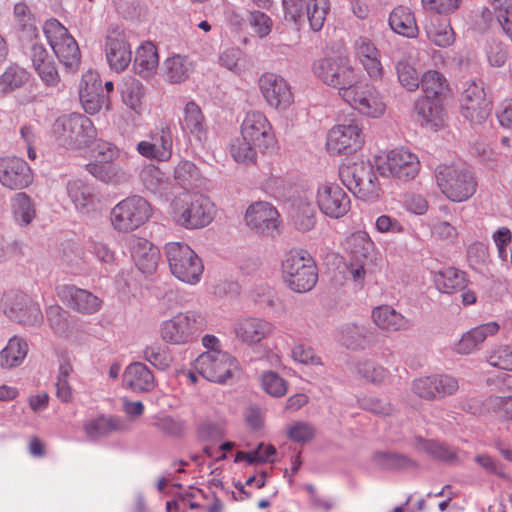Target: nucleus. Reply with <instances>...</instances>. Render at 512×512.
I'll list each match as a JSON object with an SVG mask.
<instances>
[{
    "instance_id": "obj_1",
    "label": "nucleus",
    "mask_w": 512,
    "mask_h": 512,
    "mask_svg": "<svg viewBox=\"0 0 512 512\" xmlns=\"http://www.w3.org/2000/svg\"><path fill=\"white\" fill-rule=\"evenodd\" d=\"M168 213L178 226L193 230L208 226L215 217L216 208L209 198L185 191L171 200Z\"/></svg>"
},
{
    "instance_id": "obj_2",
    "label": "nucleus",
    "mask_w": 512,
    "mask_h": 512,
    "mask_svg": "<svg viewBox=\"0 0 512 512\" xmlns=\"http://www.w3.org/2000/svg\"><path fill=\"white\" fill-rule=\"evenodd\" d=\"M374 162L380 176L397 184L413 181L421 171L418 155L407 147L384 150L375 157Z\"/></svg>"
},
{
    "instance_id": "obj_3",
    "label": "nucleus",
    "mask_w": 512,
    "mask_h": 512,
    "mask_svg": "<svg viewBox=\"0 0 512 512\" xmlns=\"http://www.w3.org/2000/svg\"><path fill=\"white\" fill-rule=\"evenodd\" d=\"M435 180L441 193L450 201L460 203L470 199L477 190L474 173L464 164H440Z\"/></svg>"
},
{
    "instance_id": "obj_4",
    "label": "nucleus",
    "mask_w": 512,
    "mask_h": 512,
    "mask_svg": "<svg viewBox=\"0 0 512 512\" xmlns=\"http://www.w3.org/2000/svg\"><path fill=\"white\" fill-rule=\"evenodd\" d=\"M282 277L297 293L310 291L317 283V267L310 254L302 249L289 251L282 261Z\"/></svg>"
},
{
    "instance_id": "obj_5",
    "label": "nucleus",
    "mask_w": 512,
    "mask_h": 512,
    "mask_svg": "<svg viewBox=\"0 0 512 512\" xmlns=\"http://www.w3.org/2000/svg\"><path fill=\"white\" fill-rule=\"evenodd\" d=\"M312 72L323 83L336 88L341 98L344 91L352 89L360 80V74L346 56L318 59L312 64Z\"/></svg>"
},
{
    "instance_id": "obj_6",
    "label": "nucleus",
    "mask_w": 512,
    "mask_h": 512,
    "mask_svg": "<svg viewBox=\"0 0 512 512\" xmlns=\"http://www.w3.org/2000/svg\"><path fill=\"white\" fill-rule=\"evenodd\" d=\"M153 215L152 204L143 196L134 194L119 201L110 212L113 229L130 233L144 226Z\"/></svg>"
},
{
    "instance_id": "obj_7",
    "label": "nucleus",
    "mask_w": 512,
    "mask_h": 512,
    "mask_svg": "<svg viewBox=\"0 0 512 512\" xmlns=\"http://www.w3.org/2000/svg\"><path fill=\"white\" fill-rule=\"evenodd\" d=\"M206 328L205 317L196 311L179 312L159 325V337L170 345H186Z\"/></svg>"
},
{
    "instance_id": "obj_8",
    "label": "nucleus",
    "mask_w": 512,
    "mask_h": 512,
    "mask_svg": "<svg viewBox=\"0 0 512 512\" xmlns=\"http://www.w3.org/2000/svg\"><path fill=\"white\" fill-rule=\"evenodd\" d=\"M164 253L169 269L174 277L189 285L201 281L204 265L198 254L186 243L168 242Z\"/></svg>"
},
{
    "instance_id": "obj_9",
    "label": "nucleus",
    "mask_w": 512,
    "mask_h": 512,
    "mask_svg": "<svg viewBox=\"0 0 512 512\" xmlns=\"http://www.w3.org/2000/svg\"><path fill=\"white\" fill-rule=\"evenodd\" d=\"M53 132L60 145L73 150L88 146L96 137L92 121L79 113L58 117L53 124Z\"/></svg>"
},
{
    "instance_id": "obj_10",
    "label": "nucleus",
    "mask_w": 512,
    "mask_h": 512,
    "mask_svg": "<svg viewBox=\"0 0 512 512\" xmlns=\"http://www.w3.org/2000/svg\"><path fill=\"white\" fill-rule=\"evenodd\" d=\"M342 183L356 197L364 201H374L379 197L380 187L370 162L359 159L344 164L339 169Z\"/></svg>"
},
{
    "instance_id": "obj_11",
    "label": "nucleus",
    "mask_w": 512,
    "mask_h": 512,
    "mask_svg": "<svg viewBox=\"0 0 512 512\" xmlns=\"http://www.w3.org/2000/svg\"><path fill=\"white\" fill-rule=\"evenodd\" d=\"M93 152L96 160L87 164V171L96 179L113 185L126 183L130 176L127 171L113 163L120 155V150L116 145L111 142L98 140L94 147Z\"/></svg>"
},
{
    "instance_id": "obj_12",
    "label": "nucleus",
    "mask_w": 512,
    "mask_h": 512,
    "mask_svg": "<svg viewBox=\"0 0 512 512\" xmlns=\"http://www.w3.org/2000/svg\"><path fill=\"white\" fill-rule=\"evenodd\" d=\"M43 33L59 62L69 70H76L80 64V50L68 29L51 18L44 22Z\"/></svg>"
},
{
    "instance_id": "obj_13",
    "label": "nucleus",
    "mask_w": 512,
    "mask_h": 512,
    "mask_svg": "<svg viewBox=\"0 0 512 512\" xmlns=\"http://www.w3.org/2000/svg\"><path fill=\"white\" fill-rule=\"evenodd\" d=\"M193 366L204 379L217 384L228 383L241 369L239 360L227 351L202 353Z\"/></svg>"
},
{
    "instance_id": "obj_14",
    "label": "nucleus",
    "mask_w": 512,
    "mask_h": 512,
    "mask_svg": "<svg viewBox=\"0 0 512 512\" xmlns=\"http://www.w3.org/2000/svg\"><path fill=\"white\" fill-rule=\"evenodd\" d=\"M1 308L9 319L23 326H38L43 321L39 303L19 290L5 292L1 299Z\"/></svg>"
},
{
    "instance_id": "obj_15",
    "label": "nucleus",
    "mask_w": 512,
    "mask_h": 512,
    "mask_svg": "<svg viewBox=\"0 0 512 512\" xmlns=\"http://www.w3.org/2000/svg\"><path fill=\"white\" fill-rule=\"evenodd\" d=\"M315 203L319 211L327 218L341 219L351 209V198L336 182L323 180L315 188Z\"/></svg>"
},
{
    "instance_id": "obj_16",
    "label": "nucleus",
    "mask_w": 512,
    "mask_h": 512,
    "mask_svg": "<svg viewBox=\"0 0 512 512\" xmlns=\"http://www.w3.org/2000/svg\"><path fill=\"white\" fill-rule=\"evenodd\" d=\"M352 109L368 118H381L386 111L382 94L368 84H355L352 89L344 91L342 98Z\"/></svg>"
},
{
    "instance_id": "obj_17",
    "label": "nucleus",
    "mask_w": 512,
    "mask_h": 512,
    "mask_svg": "<svg viewBox=\"0 0 512 512\" xmlns=\"http://www.w3.org/2000/svg\"><path fill=\"white\" fill-rule=\"evenodd\" d=\"M364 134L357 120L334 125L327 134L326 147L330 154L348 155L362 148Z\"/></svg>"
},
{
    "instance_id": "obj_18",
    "label": "nucleus",
    "mask_w": 512,
    "mask_h": 512,
    "mask_svg": "<svg viewBox=\"0 0 512 512\" xmlns=\"http://www.w3.org/2000/svg\"><path fill=\"white\" fill-rule=\"evenodd\" d=\"M258 85L267 105L278 112L287 111L294 103L291 85L281 75L264 73L260 76Z\"/></svg>"
},
{
    "instance_id": "obj_19",
    "label": "nucleus",
    "mask_w": 512,
    "mask_h": 512,
    "mask_svg": "<svg viewBox=\"0 0 512 512\" xmlns=\"http://www.w3.org/2000/svg\"><path fill=\"white\" fill-rule=\"evenodd\" d=\"M240 134L245 139L260 147V152H266L276 145L273 127L263 112L249 111L241 123Z\"/></svg>"
},
{
    "instance_id": "obj_20",
    "label": "nucleus",
    "mask_w": 512,
    "mask_h": 512,
    "mask_svg": "<svg viewBox=\"0 0 512 512\" xmlns=\"http://www.w3.org/2000/svg\"><path fill=\"white\" fill-rule=\"evenodd\" d=\"M136 150L147 159L158 162L169 161L173 155L172 129L167 124L157 126L149 133L147 139L137 144Z\"/></svg>"
},
{
    "instance_id": "obj_21",
    "label": "nucleus",
    "mask_w": 512,
    "mask_h": 512,
    "mask_svg": "<svg viewBox=\"0 0 512 512\" xmlns=\"http://www.w3.org/2000/svg\"><path fill=\"white\" fill-rule=\"evenodd\" d=\"M34 180L29 164L16 156L0 157V184L10 190H23Z\"/></svg>"
},
{
    "instance_id": "obj_22",
    "label": "nucleus",
    "mask_w": 512,
    "mask_h": 512,
    "mask_svg": "<svg viewBox=\"0 0 512 512\" xmlns=\"http://www.w3.org/2000/svg\"><path fill=\"white\" fill-rule=\"evenodd\" d=\"M275 325L261 317L246 316L233 324L235 338L246 346H255L274 334Z\"/></svg>"
},
{
    "instance_id": "obj_23",
    "label": "nucleus",
    "mask_w": 512,
    "mask_h": 512,
    "mask_svg": "<svg viewBox=\"0 0 512 512\" xmlns=\"http://www.w3.org/2000/svg\"><path fill=\"white\" fill-rule=\"evenodd\" d=\"M461 113L471 123H482L490 112L489 102L481 81H471L464 89L461 99Z\"/></svg>"
},
{
    "instance_id": "obj_24",
    "label": "nucleus",
    "mask_w": 512,
    "mask_h": 512,
    "mask_svg": "<svg viewBox=\"0 0 512 512\" xmlns=\"http://www.w3.org/2000/svg\"><path fill=\"white\" fill-rule=\"evenodd\" d=\"M245 222L250 229L258 233L273 235L279 226V213L272 204L258 201L247 208Z\"/></svg>"
},
{
    "instance_id": "obj_25",
    "label": "nucleus",
    "mask_w": 512,
    "mask_h": 512,
    "mask_svg": "<svg viewBox=\"0 0 512 512\" xmlns=\"http://www.w3.org/2000/svg\"><path fill=\"white\" fill-rule=\"evenodd\" d=\"M183 134L191 142L203 146L208 138V124L200 106L193 100L186 102L180 118Z\"/></svg>"
},
{
    "instance_id": "obj_26",
    "label": "nucleus",
    "mask_w": 512,
    "mask_h": 512,
    "mask_svg": "<svg viewBox=\"0 0 512 512\" xmlns=\"http://www.w3.org/2000/svg\"><path fill=\"white\" fill-rule=\"evenodd\" d=\"M355 57L373 81L383 79L385 71L381 62V54L375 43L366 36H359L353 44Z\"/></svg>"
},
{
    "instance_id": "obj_27",
    "label": "nucleus",
    "mask_w": 512,
    "mask_h": 512,
    "mask_svg": "<svg viewBox=\"0 0 512 512\" xmlns=\"http://www.w3.org/2000/svg\"><path fill=\"white\" fill-rule=\"evenodd\" d=\"M56 292L65 305L79 313L93 314L101 307L102 302L97 296L74 285L58 286Z\"/></svg>"
},
{
    "instance_id": "obj_28",
    "label": "nucleus",
    "mask_w": 512,
    "mask_h": 512,
    "mask_svg": "<svg viewBox=\"0 0 512 512\" xmlns=\"http://www.w3.org/2000/svg\"><path fill=\"white\" fill-rule=\"evenodd\" d=\"M128 249L139 271L144 274H152L156 271L160 251L152 242L133 235L128 240Z\"/></svg>"
},
{
    "instance_id": "obj_29",
    "label": "nucleus",
    "mask_w": 512,
    "mask_h": 512,
    "mask_svg": "<svg viewBox=\"0 0 512 512\" xmlns=\"http://www.w3.org/2000/svg\"><path fill=\"white\" fill-rule=\"evenodd\" d=\"M105 57L109 67L117 73L128 67L132 52L122 32L111 31L108 33L105 41Z\"/></svg>"
},
{
    "instance_id": "obj_30",
    "label": "nucleus",
    "mask_w": 512,
    "mask_h": 512,
    "mask_svg": "<svg viewBox=\"0 0 512 512\" xmlns=\"http://www.w3.org/2000/svg\"><path fill=\"white\" fill-rule=\"evenodd\" d=\"M500 326L497 322L491 321L465 332L461 338L453 344L452 349L459 355H470L481 348V345L489 337L499 332Z\"/></svg>"
},
{
    "instance_id": "obj_31",
    "label": "nucleus",
    "mask_w": 512,
    "mask_h": 512,
    "mask_svg": "<svg viewBox=\"0 0 512 512\" xmlns=\"http://www.w3.org/2000/svg\"><path fill=\"white\" fill-rule=\"evenodd\" d=\"M371 320L380 331L386 333L406 331L412 326L410 319L388 304L374 307L371 310Z\"/></svg>"
},
{
    "instance_id": "obj_32",
    "label": "nucleus",
    "mask_w": 512,
    "mask_h": 512,
    "mask_svg": "<svg viewBox=\"0 0 512 512\" xmlns=\"http://www.w3.org/2000/svg\"><path fill=\"white\" fill-rule=\"evenodd\" d=\"M162 76L170 84H180L189 79L195 70L194 62L186 55L173 54L162 63Z\"/></svg>"
},
{
    "instance_id": "obj_33",
    "label": "nucleus",
    "mask_w": 512,
    "mask_h": 512,
    "mask_svg": "<svg viewBox=\"0 0 512 512\" xmlns=\"http://www.w3.org/2000/svg\"><path fill=\"white\" fill-rule=\"evenodd\" d=\"M343 246L352 261H371L375 253V244L364 230H358L348 235Z\"/></svg>"
},
{
    "instance_id": "obj_34",
    "label": "nucleus",
    "mask_w": 512,
    "mask_h": 512,
    "mask_svg": "<svg viewBox=\"0 0 512 512\" xmlns=\"http://www.w3.org/2000/svg\"><path fill=\"white\" fill-rule=\"evenodd\" d=\"M123 384L134 392H148L155 386L154 375L144 363L134 362L126 367Z\"/></svg>"
},
{
    "instance_id": "obj_35",
    "label": "nucleus",
    "mask_w": 512,
    "mask_h": 512,
    "mask_svg": "<svg viewBox=\"0 0 512 512\" xmlns=\"http://www.w3.org/2000/svg\"><path fill=\"white\" fill-rule=\"evenodd\" d=\"M290 220L297 231H311L317 223V214L313 202L307 197L295 199L291 206Z\"/></svg>"
},
{
    "instance_id": "obj_36",
    "label": "nucleus",
    "mask_w": 512,
    "mask_h": 512,
    "mask_svg": "<svg viewBox=\"0 0 512 512\" xmlns=\"http://www.w3.org/2000/svg\"><path fill=\"white\" fill-rule=\"evenodd\" d=\"M372 331L364 324L346 323L339 327L338 339L349 349H365L371 344Z\"/></svg>"
},
{
    "instance_id": "obj_37",
    "label": "nucleus",
    "mask_w": 512,
    "mask_h": 512,
    "mask_svg": "<svg viewBox=\"0 0 512 512\" xmlns=\"http://www.w3.org/2000/svg\"><path fill=\"white\" fill-rule=\"evenodd\" d=\"M139 178L149 193L158 197L167 196L171 185L169 177L156 165H145L139 173Z\"/></svg>"
},
{
    "instance_id": "obj_38",
    "label": "nucleus",
    "mask_w": 512,
    "mask_h": 512,
    "mask_svg": "<svg viewBox=\"0 0 512 512\" xmlns=\"http://www.w3.org/2000/svg\"><path fill=\"white\" fill-rule=\"evenodd\" d=\"M159 56L156 46L152 42L142 43L135 52L133 69L142 78L152 77L158 68Z\"/></svg>"
},
{
    "instance_id": "obj_39",
    "label": "nucleus",
    "mask_w": 512,
    "mask_h": 512,
    "mask_svg": "<svg viewBox=\"0 0 512 512\" xmlns=\"http://www.w3.org/2000/svg\"><path fill=\"white\" fill-rule=\"evenodd\" d=\"M67 194L80 213H89L95 209L94 188L82 180H71L67 184Z\"/></svg>"
},
{
    "instance_id": "obj_40",
    "label": "nucleus",
    "mask_w": 512,
    "mask_h": 512,
    "mask_svg": "<svg viewBox=\"0 0 512 512\" xmlns=\"http://www.w3.org/2000/svg\"><path fill=\"white\" fill-rule=\"evenodd\" d=\"M391 29L406 38H416L419 29L412 10L403 5L395 7L389 15Z\"/></svg>"
},
{
    "instance_id": "obj_41",
    "label": "nucleus",
    "mask_w": 512,
    "mask_h": 512,
    "mask_svg": "<svg viewBox=\"0 0 512 512\" xmlns=\"http://www.w3.org/2000/svg\"><path fill=\"white\" fill-rule=\"evenodd\" d=\"M415 111L423 126L437 130L444 123L443 107L436 98L422 97L418 99Z\"/></svg>"
},
{
    "instance_id": "obj_42",
    "label": "nucleus",
    "mask_w": 512,
    "mask_h": 512,
    "mask_svg": "<svg viewBox=\"0 0 512 512\" xmlns=\"http://www.w3.org/2000/svg\"><path fill=\"white\" fill-rule=\"evenodd\" d=\"M28 353V344L25 339L13 336L0 351V368L12 369L20 366Z\"/></svg>"
},
{
    "instance_id": "obj_43",
    "label": "nucleus",
    "mask_w": 512,
    "mask_h": 512,
    "mask_svg": "<svg viewBox=\"0 0 512 512\" xmlns=\"http://www.w3.org/2000/svg\"><path fill=\"white\" fill-rule=\"evenodd\" d=\"M426 36L430 42L438 47H449L455 41V34L447 19L432 18L425 25Z\"/></svg>"
},
{
    "instance_id": "obj_44",
    "label": "nucleus",
    "mask_w": 512,
    "mask_h": 512,
    "mask_svg": "<svg viewBox=\"0 0 512 512\" xmlns=\"http://www.w3.org/2000/svg\"><path fill=\"white\" fill-rule=\"evenodd\" d=\"M30 79V73L17 63H11L0 74V92L10 94L24 87Z\"/></svg>"
},
{
    "instance_id": "obj_45",
    "label": "nucleus",
    "mask_w": 512,
    "mask_h": 512,
    "mask_svg": "<svg viewBox=\"0 0 512 512\" xmlns=\"http://www.w3.org/2000/svg\"><path fill=\"white\" fill-rule=\"evenodd\" d=\"M15 221L21 226L29 225L36 216V208L31 197L25 192H17L10 199Z\"/></svg>"
},
{
    "instance_id": "obj_46",
    "label": "nucleus",
    "mask_w": 512,
    "mask_h": 512,
    "mask_svg": "<svg viewBox=\"0 0 512 512\" xmlns=\"http://www.w3.org/2000/svg\"><path fill=\"white\" fill-rule=\"evenodd\" d=\"M434 283L440 292L451 294L465 287L466 278L464 272L447 267L434 274Z\"/></svg>"
},
{
    "instance_id": "obj_47",
    "label": "nucleus",
    "mask_w": 512,
    "mask_h": 512,
    "mask_svg": "<svg viewBox=\"0 0 512 512\" xmlns=\"http://www.w3.org/2000/svg\"><path fill=\"white\" fill-rule=\"evenodd\" d=\"M420 86L424 97L438 98L449 90V83L446 77L439 71L429 69L425 71L420 79Z\"/></svg>"
},
{
    "instance_id": "obj_48",
    "label": "nucleus",
    "mask_w": 512,
    "mask_h": 512,
    "mask_svg": "<svg viewBox=\"0 0 512 512\" xmlns=\"http://www.w3.org/2000/svg\"><path fill=\"white\" fill-rule=\"evenodd\" d=\"M120 92L122 101L128 108L136 112L141 109L145 89L138 79L125 77L120 85Z\"/></svg>"
},
{
    "instance_id": "obj_49",
    "label": "nucleus",
    "mask_w": 512,
    "mask_h": 512,
    "mask_svg": "<svg viewBox=\"0 0 512 512\" xmlns=\"http://www.w3.org/2000/svg\"><path fill=\"white\" fill-rule=\"evenodd\" d=\"M14 17L21 28L22 40L32 41L38 38L35 18L26 3L19 2L14 6Z\"/></svg>"
},
{
    "instance_id": "obj_50",
    "label": "nucleus",
    "mask_w": 512,
    "mask_h": 512,
    "mask_svg": "<svg viewBox=\"0 0 512 512\" xmlns=\"http://www.w3.org/2000/svg\"><path fill=\"white\" fill-rule=\"evenodd\" d=\"M329 9L328 0H307L305 2V17L313 31L317 32L322 29Z\"/></svg>"
},
{
    "instance_id": "obj_51",
    "label": "nucleus",
    "mask_w": 512,
    "mask_h": 512,
    "mask_svg": "<svg viewBox=\"0 0 512 512\" xmlns=\"http://www.w3.org/2000/svg\"><path fill=\"white\" fill-rule=\"evenodd\" d=\"M123 425L117 417H98L85 423L84 429L90 438H98L112 431L122 429Z\"/></svg>"
},
{
    "instance_id": "obj_52",
    "label": "nucleus",
    "mask_w": 512,
    "mask_h": 512,
    "mask_svg": "<svg viewBox=\"0 0 512 512\" xmlns=\"http://www.w3.org/2000/svg\"><path fill=\"white\" fill-rule=\"evenodd\" d=\"M72 372L73 367L69 361L64 360L59 364L55 387L56 396L62 402L68 403L73 400V390L70 385Z\"/></svg>"
},
{
    "instance_id": "obj_53",
    "label": "nucleus",
    "mask_w": 512,
    "mask_h": 512,
    "mask_svg": "<svg viewBox=\"0 0 512 512\" xmlns=\"http://www.w3.org/2000/svg\"><path fill=\"white\" fill-rule=\"evenodd\" d=\"M258 151H260V147L254 145L251 140L245 139V136L241 134L232 142L230 147L231 156L239 163H254Z\"/></svg>"
},
{
    "instance_id": "obj_54",
    "label": "nucleus",
    "mask_w": 512,
    "mask_h": 512,
    "mask_svg": "<svg viewBox=\"0 0 512 512\" xmlns=\"http://www.w3.org/2000/svg\"><path fill=\"white\" fill-rule=\"evenodd\" d=\"M143 354L146 361L162 371L169 369L173 362L171 350L158 343L147 346L144 349Z\"/></svg>"
},
{
    "instance_id": "obj_55",
    "label": "nucleus",
    "mask_w": 512,
    "mask_h": 512,
    "mask_svg": "<svg viewBox=\"0 0 512 512\" xmlns=\"http://www.w3.org/2000/svg\"><path fill=\"white\" fill-rule=\"evenodd\" d=\"M174 179L184 189L192 188L200 178L198 168L188 160H181L174 168Z\"/></svg>"
},
{
    "instance_id": "obj_56",
    "label": "nucleus",
    "mask_w": 512,
    "mask_h": 512,
    "mask_svg": "<svg viewBox=\"0 0 512 512\" xmlns=\"http://www.w3.org/2000/svg\"><path fill=\"white\" fill-rule=\"evenodd\" d=\"M153 426L161 433L170 437H179L186 430V422L171 415H158L154 417Z\"/></svg>"
},
{
    "instance_id": "obj_57",
    "label": "nucleus",
    "mask_w": 512,
    "mask_h": 512,
    "mask_svg": "<svg viewBox=\"0 0 512 512\" xmlns=\"http://www.w3.org/2000/svg\"><path fill=\"white\" fill-rule=\"evenodd\" d=\"M396 72L400 84L408 91H416L420 87V79L416 68L406 60L396 64Z\"/></svg>"
},
{
    "instance_id": "obj_58",
    "label": "nucleus",
    "mask_w": 512,
    "mask_h": 512,
    "mask_svg": "<svg viewBox=\"0 0 512 512\" xmlns=\"http://www.w3.org/2000/svg\"><path fill=\"white\" fill-rule=\"evenodd\" d=\"M276 454V449L272 445L260 444L257 449L243 452L238 451L235 455L234 461L238 462H246L248 464H253L257 462H272L271 459Z\"/></svg>"
},
{
    "instance_id": "obj_59",
    "label": "nucleus",
    "mask_w": 512,
    "mask_h": 512,
    "mask_svg": "<svg viewBox=\"0 0 512 512\" xmlns=\"http://www.w3.org/2000/svg\"><path fill=\"white\" fill-rule=\"evenodd\" d=\"M487 362L498 369L512 371V346L498 345L487 352Z\"/></svg>"
},
{
    "instance_id": "obj_60",
    "label": "nucleus",
    "mask_w": 512,
    "mask_h": 512,
    "mask_svg": "<svg viewBox=\"0 0 512 512\" xmlns=\"http://www.w3.org/2000/svg\"><path fill=\"white\" fill-rule=\"evenodd\" d=\"M47 321L51 329L59 335H63L69 328V314L59 305H51L46 310Z\"/></svg>"
},
{
    "instance_id": "obj_61",
    "label": "nucleus",
    "mask_w": 512,
    "mask_h": 512,
    "mask_svg": "<svg viewBox=\"0 0 512 512\" xmlns=\"http://www.w3.org/2000/svg\"><path fill=\"white\" fill-rule=\"evenodd\" d=\"M485 405L488 411H491L497 417L508 421L512 426V396H491L487 399Z\"/></svg>"
},
{
    "instance_id": "obj_62",
    "label": "nucleus",
    "mask_w": 512,
    "mask_h": 512,
    "mask_svg": "<svg viewBox=\"0 0 512 512\" xmlns=\"http://www.w3.org/2000/svg\"><path fill=\"white\" fill-rule=\"evenodd\" d=\"M261 385L265 392L273 397H281L287 392L285 380L273 371L263 373Z\"/></svg>"
},
{
    "instance_id": "obj_63",
    "label": "nucleus",
    "mask_w": 512,
    "mask_h": 512,
    "mask_svg": "<svg viewBox=\"0 0 512 512\" xmlns=\"http://www.w3.org/2000/svg\"><path fill=\"white\" fill-rule=\"evenodd\" d=\"M357 370L361 377L372 383H382L388 377V371L371 360L360 362Z\"/></svg>"
},
{
    "instance_id": "obj_64",
    "label": "nucleus",
    "mask_w": 512,
    "mask_h": 512,
    "mask_svg": "<svg viewBox=\"0 0 512 512\" xmlns=\"http://www.w3.org/2000/svg\"><path fill=\"white\" fill-rule=\"evenodd\" d=\"M402 207L414 215H424L429 209V203L425 196L415 192H408L402 198Z\"/></svg>"
}]
</instances>
